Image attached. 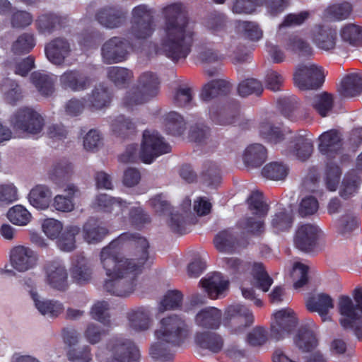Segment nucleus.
I'll use <instances>...</instances> for the list:
<instances>
[{
  "label": "nucleus",
  "instance_id": "f257e3e1",
  "mask_svg": "<svg viewBox=\"0 0 362 362\" xmlns=\"http://www.w3.org/2000/svg\"><path fill=\"white\" fill-rule=\"evenodd\" d=\"M149 243L139 233H123L100 252V261L107 276L105 290L125 297L137 286V276L145 265L150 266Z\"/></svg>",
  "mask_w": 362,
  "mask_h": 362
},
{
  "label": "nucleus",
  "instance_id": "f03ea898",
  "mask_svg": "<svg viewBox=\"0 0 362 362\" xmlns=\"http://www.w3.org/2000/svg\"><path fill=\"white\" fill-rule=\"evenodd\" d=\"M163 35L158 52L174 62L185 59L192 51L195 32L189 26L188 11L182 3L175 2L161 8Z\"/></svg>",
  "mask_w": 362,
  "mask_h": 362
},
{
  "label": "nucleus",
  "instance_id": "7ed1b4c3",
  "mask_svg": "<svg viewBox=\"0 0 362 362\" xmlns=\"http://www.w3.org/2000/svg\"><path fill=\"white\" fill-rule=\"evenodd\" d=\"M230 89V83L225 80H211L203 86L199 98L204 102L214 100V104L209 107V117L214 123L220 125L234 124L247 129L251 120L245 119L241 115L239 103L234 100L224 102Z\"/></svg>",
  "mask_w": 362,
  "mask_h": 362
},
{
  "label": "nucleus",
  "instance_id": "20e7f679",
  "mask_svg": "<svg viewBox=\"0 0 362 362\" xmlns=\"http://www.w3.org/2000/svg\"><path fill=\"white\" fill-rule=\"evenodd\" d=\"M190 327L186 320L178 315H171L160 321V328L155 331L158 341L150 349L153 358L161 362L173 359V346H180L188 337Z\"/></svg>",
  "mask_w": 362,
  "mask_h": 362
},
{
  "label": "nucleus",
  "instance_id": "39448f33",
  "mask_svg": "<svg viewBox=\"0 0 362 362\" xmlns=\"http://www.w3.org/2000/svg\"><path fill=\"white\" fill-rule=\"evenodd\" d=\"M159 84V79L155 74L150 71L143 73L139 78L137 86L132 88L124 96V106L130 108L134 105L146 103L158 94Z\"/></svg>",
  "mask_w": 362,
  "mask_h": 362
},
{
  "label": "nucleus",
  "instance_id": "423d86ee",
  "mask_svg": "<svg viewBox=\"0 0 362 362\" xmlns=\"http://www.w3.org/2000/svg\"><path fill=\"white\" fill-rule=\"evenodd\" d=\"M154 10L146 4H139L132 11L131 27L127 34L136 40H146L155 31Z\"/></svg>",
  "mask_w": 362,
  "mask_h": 362
},
{
  "label": "nucleus",
  "instance_id": "0eeeda50",
  "mask_svg": "<svg viewBox=\"0 0 362 362\" xmlns=\"http://www.w3.org/2000/svg\"><path fill=\"white\" fill-rule=\"evenodd\" d=\"M10 125L16 132L37 134L44 126L42 116L33 109L25 107L17 110L9 119Z\"/></svg>",
  "mask_w": 362,
  "mask_h": 362
},
{
  "label": "nucleus",
  "instance_id": "6e6552de",
  "mask_svg": "<svg viewBox=\"0 0 362 362\" xmlns=\"http://www.w3.org/2000/svg\"><path fill=\"white\" fill-rule=\"evenodd\" d=\"M170 146L156 132L145 130L139 153L141 160L150 164L158 156L170 152Z\"/></svg>",
  "mask_w": 362,
  "mask_h": 362
},
{
  "label": "nucleus",
  "instance_id": "1a4fd4ad",
  "mask_svg": "<svg viewBox=\"0 0 362 362\" xmlns=\"http://www.w3.org/2000/svg\"><path fill=\"white\" fill-rule=\"evenodd\" d=\"M131 37L115 36L107 40L101 47V55L104 63L107 64L122 62L127 59L129 50L133 48Z\"/></svg>",
  "mask_w": 362,
  "mask_h": 362
},
{
  "label": "nucleus",
  "instance_id": "9d476101",
  "mask_svg": "<svg viewBox=\"0 0 362 362\" xmlns=\"http://www.w3.org/2000/svg\"><path fill=\"white\" fill-rule=\"evenodd\" d=\"M338 309L343 318L340 319V325L344 329H351L359 340H362V316L357 313L356 304L348 296L339 298Z\"/></svg>",
  "mask_w": 362,
  "mask_h": 362
},
{
  "label": "nucleus",
  "instance_id": "9b49d317",
  "mask_svg": "<svg viewBox=\"0 0 362 362\" xmlns=\"http://www.w3.org/2000/svg\"><path fill=\"white\" fill-rule=\"evenodd\" d=\"M293 81L300 90L317 89L325 81L323 69L315 64H300L293 74Z\"/></svg>",
  "mask_w": 362,
  "mask_h": 362
},
{
  "label": "nucleus",
  "instance_id": "f8f14e48",
  "mask_svg": "<svg viewBox=\"0 0 362 362\" xmlns=\"http://www.w3.org/2000/svg\"><path fill=\"white\" fill-rule=\"evenodd\" d=\"M107 349L111 353L107 362H138L139 351L130 340L114 337L107 344Z\"/></svg>",
  "mask_w": 362,
  "mask_h": 362
},
{
  "label": "nucleus",
  "instance_id": "ddd939ff",
  "mask_svg": "<svg viewBox=\"0 0 362 362\" xmlns=\"http://www.w3.org/2000/svg\"><path fill=\"white\" fill-rule=\"evenodd\" d=\"M128 11L119 5H106L95 13V20L103 27L107 29H115L125 24Z\"/></svg>",
  "mask_w": 362,
  "mask_h": 362
},
{
  "label": "nucleus",
  "instance_id": "4468645a",
  "mask_svg": "<svg viewBox=\"0 0 362 362\" xmlns=\"http://www.w3.org/2000/svg\"><path fill=\"white\" fill-rule=\"evenodd\" d=\"M223 322L226 326H234L235 329L240 331L253 324L254 315L245 305L232 304L225 309Z\"/></svg>",
  "mask_w": 362,
  "mask_h": 362
},
{
  "label": "nucleus",
  "instance_id": "2eb2a0df",
  "mask_svg": "<svg viewBox=\"0 0 362 362\" xmlns=\"http://www.w3.org/2000/svg\"><path fill=\"white\" fill-rule=\"evenodd\" d=\"M275 322L271 325L270 337L276 341L291 332L298 324L297 318L291 309H281L274 314Z\"/></svg>",
  "mask_w": 362,
  "mask_h": 362
},
{
  "label": "nucleus",
  "instance_id": "dca6fc26",
  "mask_svg": "<svg viewBox=\"0 0 362 362\" xmlns=\"http://www.w3.org/2000/svg\"><path fill=\"white\" fill-rule=\"evenodd\" d=\"M318 149L329 160L341 154L343 142L339 132L331 129L322 133L319 137Z\"/></svg>",
  "mask_w": 362,
  "mask_h": 362
},
{
  "label": "nucleus",
  "instance_id": "f3484780",
  "mask_svg": "<svg viewBox=\"0 0 362 362\" xmlns=\"http://www.w3.org/2000/svg\"><path fill=\"white\" fill-rule=\"evenodd\" d=\"M320 232L316 225L307 223L300 226L294 237L296 247L305 252L313 251L317 245Z\"/></svg>",
  "mask_w": 362,
  "mask_h": 362
},
{
  "label": "nucleus",
  "instance_id": "a211bd4d",
  "mask_svg": "<svg viewBox=\"0 0 362 362\" xmlns=\"http://www.w3.org/2000/svg\"><path fill=\"white\" fill-rule=\"evenodd\" d=\"M37 261V255L28 247L18 245L10 252V262L12 267L20 272L33 268Z\"/></svg>",
  "mask_w": 362,
  "mask_h": 362
},
{
  "label": "nucleus",
  "instance_id": "6ab92c4d",
  "mask_svg": "<svg viewBox=\"0 0 362 362\" xmlns=\"http://www.w3.org/2000/svg\"><path fill=\"white\" fill-rule=\"evenodd\" d=\"M337 31L329 25H316L312 30V40L315 45L325 51L333 50L337 41Z\"/></svg>",
  "mask_w": 362,
  "mask_h": 362
},
{
  "label": "nucleus",
  "instance_id": "aec40b11",
  "mask_svg": "<svg viewBox=\"0 0 362 362\" xmlns=\"http://www.w3.org/2000/svg\"><path fill=\"white\" fill-rule=\"evenodd\" d=\"M69 41L63 37H56L45 45V52L47 59L57 65L62 64L71 53Z\"/></svg>",
  "mask_w": 362,
  "mask_h": 362
},
{
  "label": "nucleus",
  "instance_id": "412c9836",
  "mask_svg": "<svg viewBox=\"0 0 362 362\" xmlns=\"http://www.w3.org/2000/svg\"><path fill=\"white\" fill-rule=\"evenodd\" d=\"M110 234V230L103 223L94 218H88L83 225L82 236L88 244H98Z\"/></svg>",
  "mask_w": 362,
  "mask_h": 362
},
{
  "label": "nucleus",
  "instance_id": "4be33fe9",
  "mask_svg": "<svg viewBox=\"0 0 362 362\" xmlns=\"http://www.w3.org/2000/svg\"><path fill=\"white\" fill-rule=\"evenodd\" d=\"M313 151L312 139L307 134L298 133L290 142L286 154L292 155L301 161L307 160Z\"/></svg>",
  "mask_w": 362,
  "mask_h": 362
},
{
  "label": "nucleus",
  "instance_id": "5701e85b",
  "mask_svg": "<svg viewBox=\"0 0 362 362\" xmlns=\"http://www.w3.org/2000/svg\"><path fill=\"white\" fill-rule=\"evenodd\" d=\"M215 247L219 252L234 253L239 252L248 245L246 240H238L227 230L219 232L214 239Z\"/></svg>",
  "mask_w": 362,
  "mask_h": 362
},
{
  "label": "nucleus",
  "instance_id": "b1692460",
  "mask_svg": "<svg viewBox=\"0 0 362 362\" xmlns=\"http://www.w3.org/2000/svg\"><path fill=\"white\" fill-rule=\"evenodd\" d=\"M223 313L215 307H206L200 310L196 315V325L204 329H218L222 320Z\"/></svg>",
  "mask_w": 362,
  "mask_h": 362
},
{
  "label": "nucleus",
  "instance_id": "393cba45",
  "mask_svg": "<svg viewBox=\"0 0 362 362\" xmlns=\"http://www.w3.org/2000/svg\"><path fill=\"white\" fill-rule=\"evenodd\" d=\"M68 19L54 13H43L37 17L35 26L39 33L52 34L54 30L66 25Z\"/></svg>",
  "mask_w": 362,
  "mask_h": 362
},
{
  "label": "nucleus",
  "instance_id": "a878e982",
  "mask_svg": "<svg viewBox=\"0 0 362 362\" xmlns=\"http://www.w3.org/2000/svg\"><path fill=\"white\" fill-rule=\"evenodd\" d=\"M48 284L53 288L64 291L68 288V274L65 267L59 262H52L46 268Z\"/></svg>",
  "mask_w": 362,
  "mask_h": 362
},
{
  "label": "nucleus",
  "instance_id": "bb28decb",
  "mask_svg": "<svg viewBox=\"0 0 362 362\" xmlns=\"http://www.w3.org/2000/svg\"><path fill=\"white\" fill-rule=\"evenodd\" d=\"M60 84L64 89L72 91H81L89 86V78L81 71L74 69L65 71L60 76Z\"/></svg>",
  "mask_w": 362,
  "mask_h": 362
},
{
  "label": "nucleus",
  "instance_id": "cd10ccee",
  "mask_svg": "<svg viewBox=\"0 0 362 362\" xmlns=\"http://www.w3.org/2000/svg\"><path fill=\"white\" fill-rule=\"evenodd\" d=\"M194 341L200 348L208 349L212 353H219L224 344L223 337L215 332H198L194 336Z\"/></svg>",
  "mask_w": 362,
  "mask_h": 362
},
{
  "label": "nucleus",
  "instance_id": "c85d7f7f",
  "mask_svg": "<svg viewBox=\"0 0 362 362\" xmlns=\"http://www.w3.org/2000/svg\"><path fill=\"white\" fill-rule=\"evenodd\" d=\"M199 283L212 299L218 298L228 288L229 284L218 272L214 273L208 278L202 279Z\"/></svg>",
  "mask_w": 362,
  "mask_h": 362
},
{
  "label": "nucleus",
  "instance_id": "c756f323",
  "mask_svg": "<svg viewBox=\"0 0 362 362\" xmlns=\"http://www.w3.org/2000/svg\"><path fill=\"white\" fill-rule=\"evenodd\" d=\"M229 22L225 13L213 11L206 15L203 24L212 34L219 35L227 32Z\"/></svg>",
  "mask_w": 362,
  "mask_h": 362
},
{
  "label": "nucleus",
  "instance_id": "7c9ffc66",
  "mask_svg": "<svg viewBox=\"0 0 362 362\" xmlns=\"http://www.w3.org/2000/svg\"><path fill=\"white\" fill-rule=\"evenodd\" d=\"M294 343L303 352H311L317 346L318 339L315 332L306 325L298 329Z\"/></svg>",
  "mask_w": 362,
  "mask_h": 362
},
{
  "label": "nucleus",
  "instance_id": "2f4dec72",
  "mask_svg": "<svg viewBox=\"0 0 362 362\" xmlns=\"http://www.w3.org/2000/svg\"><path fill=\"white\" fill-rule=\"evenodd\" d=\"M267 158V151L260 144L248 146L243 156V160L247 167L258 168L262 165Z\"/></svg>",
  "mask_w": 362,
  "mask_h": 362
},
{
  "label": "nucleus",
  "instance_id": "473e14b6",
  "mask_svg": "<svg viewBox=\"0 0 362 362\" xmlns=\"http://www.w3.org/2000/svg\"><path fill=\"white\" fill-rule=\"evenodd\" d=\"M112 93L109 88L103 83L96 86L86 100L88 107L93 110H100L110 105Z\"/></svg>",
  "mask_w": 362,
  "mask_h": 362
},
{
  "label": "nucleus",
  "instance_id": "72a5a7b5",
  "mask_svg": "<svg viewBox=\"0 0 362 362\" xmlns=\"http://www.w3.org/2000/svg\"><path fill=\"white\" fill-rule=\"evenodd\" d=\"M294 220L293 211L286 208L279 209L272 216L271 228L275 233L288 231Z\"/></svg>",
  "mask_w": 362,
  "mask_h": 362
},
{
  "label": "nucleus",
  "instance_id": "f704fd0d",
  "mask_svg": "<svg viewBox=\"0 0 362 362\" xmlns=\"http://www.w3.org/2000/svg\"><path fill=\"white\" fill-rule=\"evenodd\" d=\"M96 206L103 211L118 214L128 207L130 203L121 198L112 197L107 194H100L95 198Z\"/></svg>",
  "mask_w": 362,
  "mask_h": 362
},
{
  "label": "nucleus",
  "instance_id": "c9c22d12",
  "mask_svg": "<svg viewBox=\"0 0 362 362\" xmlns=\"http://www.w3.org/2000/svg\"><path fill=\"white\" fill-rule=\"evenodd\" d=\"M306 306L311 312H317L322 321L330 320L328 316L329 310L334 307V303L330 296L326 293L318 294L316 298L308 300Z\"/></svg>",
  "mask_w": 362,
  "mask_h": 362
},
{
  "label": "nucleus",
  "instance_id": "e433bc0d",
  "mask_svg": "<svg viewBox=\"0 0 362 362\" xmlns=\"http://www.w3.org/2000/svg\"><path fill=\"white\" fill-rule=\"evenodd\" d=\"M91 269L88 265L87 259L83 255H77L72 262L71 274L78 284H84L91 278Z\"/></svg>",
  "mask_w": 362,
  "mask_h": 362
},
{
  "label": "nucleus",
  "instance_id": "4c0bfd02",
  "mask_svg": "<svg viewBox=\"0 0 362 362\" xmlns=\"http://www.w3.org/2000/svg\"><path fill=\"white\" fill-rule=\"evenodd\" d=\"M341 95L352 98L362 93V76L358 74H349L344 76L341 83Z\"/></svg>",
  "mask_w": 362,
  "mask_h": 362
},
{
  "label": "nucleus",
  "instance_id": "58836bf2",
  "mask_svg": "<svg viewBox=\"0 0 362 362\" xmlns=\"http://www.w3.org/2000/svg\"><path fill=\"white\" fill-rule=\"evenodd\" d=\"M51 197L52 192L48 187L37 185L30 190L28 194V200L35 208L45 209L49 205Z\"/></svg>",
  "mask_w": 362,
  "mask_h": 362
},
{
  "label": "nucleus",
  "instance_id": "ea45409f",
  "mask_svg": "<svg viewBox=\"0 0 362 362\" xmlns=\"http://www.w3.org/2000/svg\"><path fill=\"white\" fill-rule=\"evenodd\" d=\"M32 298L38 311L43 315L51 317L59 316L64 310L62 303L53 300H40L37 293L31 292Z\"/></svg>",
  "mask_w": 362,
  "mask_h": 362
},
{
  "label": "nucleus",
  "instance_id": "a19ab883",
  "mask_svg": "<svg viewBox=\"0 0 362 362\" xmlns=\"http://www.w3.org/2000/svg\"><path fill=\"white\" fill-rule=\"evenodd\" d=\"M66 196L57 195L53 200L52 206L59 211L69 212L74 209V197L79 194L78 187L73 185H68L65 189Z\"/></svg>",
  "mask_w": 362,
  "mask_h": 362
},
{
  "label": "nucleus",
  "instance_id": "79ce46f5",
  "mask_svg": "<svg viewBox=\"0 0 362 362\" xmlns=\"http://www.w3.org/2000/svg\"><path fill=\"white\" fill-rule=\"evenodd\" d=\"M199 177L203 184L216 187L221 180L220 168L216 163L206 160L202 165Z\"/></svg>",
  "mask_w": 362,
  "mask_h": 362
},
{
  "label": "nucleus",
  "instance_id": "37998d69",
  "mask_svg": "<svg viewBox=\"0 0 362 362\" xmlns=\"http://www.w3.org/2000/svg\"><path fill=\"white\" fill-rule=\"evenodd\" d=\"M81 228L77 226H68L57 238L59 248L64 252H71L76 248V236L80 233Z\"/></svg>",
  "mask_w": 362,
  "mask_h": 362
},
{
  "label": "nucleus",
  "instance_id": "c03bdc74",
  "mask_svg": "<svg viewBox=\"0 0 362 362\" xmlns=\"http://www.w3.org/2000/svg\"><path fill=\"white\" fill-rule=\"evenodd\" d=\"M254 286L264 292H267L273 284V279L269 276L262 263L254 262L251 272Z\"/></svg>",
  "mask_w": 362,
  "mask_h": 362
},
{
  "label": "nucleus",
  "instance_id": "a18cd8bd",
  "mask_svg": "<svg viewBox=\"0 0 362 362\" xmlns=\"http://www.w3.org/2000/svg\"><path fill=\"white\" fill-rule=\"evenodd\" d=\"M284 47L286 50L297 53L303 57H309L313 53V48L310 44L295 34H291L288 37L284 44Z\"/></svg>",
  "mask_w": 362,
  "mask_h": 362
},
{
  "label": "nucleus",
  "instance_id": "49530a36",
  "mask_svg": "<svg viewBox=\"0 0 362 362\" xmlns=\"http://www.w3.org/2000/svg\"><path fill=\"white\" fill-rule=\"evenodd\" d=\"M72 165L66 159H62L56 163L49 173V179L58 186L67 180L71 172Z\"/></svg>",
  "mask_w": 362,
  "mask_h": 362
},
{
  "label": "nucleus",
  "instance_id": "de8ad7c7",
  "mask_svg": "<svg viewBox=\"0 0 362 362\" xmlns=\"http://www.w3.org/2000/svg\"><path fill=\"white\" fill-rule=\"evenodd\" d=\"M111 129L117 136L126 139L135 132L136 126L131 119L120 115L112 121Z\"/></svg>",
  "mask_w": 362,
  "mask_h": 362
},
{
  "label": "nucleus",
  "instance_id": "09e8293b",
  "mask_svg": "<svg viewBox=\"0 0 362 362\" xmlns=\"http://www.w3.org/2000/svg\"><path fill=\"white\" fill-rule=\"evenodd\" d=\"M259 135L267 141L277 144L284 139V131L281 124L275 126L269 122H263L259 125Z\"/></svg>",
  "mask_w": 362,
  "mask_h": 362
},
{
  "label": "nucleus",
  "instance_id": "8fccbe9b",
  "mask_svg": "<svg viewBox=\"0 0 362 362\" xmlns=\"http://www.w3.org/2000/svg\"><path fill=\"white\" fill-rule=\"evenodd\" d=\"M248 209L259 218H264L269 211V206L264 202L263 194L253 191L247 199Z\"/></svg>",
  "mask_w": 362,
  "mask_h": 362
},
{
  "label": "nucleus",
  "instance_id": "3c124183",
  "mask_svg": "<svg viewBox=\"0 0 362 362\" xmlns=\"http://www.w3.org/2000/svg\"><path fill=\"white\" fill-rule=\"evenodd\" d=\"M164 121L165 129L168 134L180 136L186 129L183 117L176 112L173 111L167 114Z\"/></svg>",
  "mask_w": 362,
  "mask_h": 362
},
{
  "label": "nucleus",
  "instance_id": "603ef678",
  "mask_svg": "<svg viewBox=\"0 0 362 362\" xmlns=\"http://www.w3.org/2000/svg\"><path fill=\"white\" fill-rule=\"evenodd\" d=\"M0 90L6 102L11 105H15L23 97L19 85L16 81L9 78H5L2 80Z\"/></svg>",
  "mask_w": 362,
  "mask_h": 362
},
{
  "label": "nucleus",
  "instance_id": "864d4df0",
  "mask_svg": "<svg viewBox=\"0 0 362 362\" xmlns=\"http://www.w3.org/2000/svg\"><path fill=\"white\" fill-rule=\"evenodd\" d=\"M128 319L130 327L135 331L146 330L150 326V313L144 308L130 312L128 314Z\"/></svg>",
  "mask_w": 362,
  "mask_h": 362
},
{
  "label": "nucleus",
  "instance_id": "5fc2aeb1",
  "mask_svg": "<svg viewBox=\"0 0 362 362\" xmlns=\"http://www.w3.org/2000/svg\"><path fill=\"white\" fill-rule=\"evenodd\" d=\"M103 40V33L96 29L83 30L77 37L79 45L85 50L98 47Z\"/></svg>",
  "mask_w": 362,
  "mask_h": 362
},
{
  "label": "nucleus",
  "instance_id": "6e6d98bb",
  "mask_svg": "<svg viewBox=\"0 0 362 362\" xmlns=\"http://www.w3.org/2000/svg\"><path fill=\"white\" fill-rule=\"evenodd\" d=\"M30 80L42 95L49 96L54 92V81L47 74L34 71Z\"/></svg>",
  "mask_w": 362,
  "mask_h": 362
},
{
  "label": "nucleus",
  "instance_id": "4d7b16f0",
  "mask_svg": "<svg viewBox=\"0 0 362 362\" xmlns=\"http://www.w3.org/2000/svg\"><path fill=\"white\" fill-rule=\"evenodd\" d=\"M342 40L354 47L362 45V27L355 24H347L340 30Z\"/></svg>",
  "mask_w": 362,
  "mask_h": 362
},
{
  "label": "nucleus",
  "instance_id": "13d9d810",
  "mask_svg": "<svg viewBox=\"0 0 362 362\" xmlns=\"http://www.w3.org/2000/svg\"><path fill=\"white\" fill-rule=\"evenodd\" d=\"M333 105V96L327 92L317 94L313 98V107L321 117H326Z\"/></svg>",
  "mask_w": 362,
  "mask_h": 362
},
{
  "label": "nucleus",
  "instance_id": "bf43d9fd",
  "mask_svg": "<svg viewBox=\"0 0 362 362\" xmlns=\"http://www.w3.org/2000/svg\"><path fill=\"white\" fill-rule=\"evenodd\" d=\"M108 78L114 83L116 86H124L133 77L131 70L119 66H111L107 71Z\"/></svg>",
  "mask_w": 362,
  "mask_h": 362
},
{
  "label": "nucleus",
  "instance_id": "052dcab7",
  "mask_svg": "<svg viewBox=\"0 0 362 362\" xmlns=\"http://www.w3.org/2000/svg\"><path fill=\"white\" fill-rule=\"evenodd\" d=\"M183 295L177 290L168 291L159 305V311L163 313L168 310L180 308L182 303Z\"/></svg>",
  "mask_w": 362,
  "mask_h": 362
},
{
  "label": "nucleus",
  "instance_id": "680f3d73",
  "mask_svg": "<svg viewBox=\"0 0 362 362\" xmlns=\"http://www.w3.org/2000/svg\"><path fill=\"white\" fill-rule=\"evenodd\" d=\"M288 168L281 163L272 162L266 165L262 174L264 177L273 180H284L288 175Z\"/></svg>",
  "mask_w": 362,
  "mask_h": 362
},
{
  "label": "nucleus",
  "instance_id": "e2e57ef3",
  "mask_svg": "<svg viewBox=\"0 0 362 362\" xmlns=\"http://www.w3.org/2000/svg\"><path fill=\"white\" fill-rule=\"evenodd\" d=\"M35 46L34 35L24 33L21 35L12 45V51L16 54L30 52Z\"/></svg>",
  "mask_w": 362,
  "mask_h": 362
},
{
  "label": "nucleus",
  "instance_id": "0e129e2a",
  "mask_svg": "<svg viewBox=\"0 0 362 362\" xmlns=\"http://www.w3.org/2000/svg\"><path fill=\"white\" fill-rule=\"evenodd\" d=\"M8 220L17 226H25L31 219V214L22 205H16L11 208L8 213Z\"/></svg>",
  "mask_w": 362,
  "mask_h": 362
},
{
  "label": "nucleus",
  "instance_id": "69168bd1",
  "mask_svg": "<svg viewBox=\"0 0 362 362\" xmlns=\"http://www.w3.org/2000/svg\"><path fill=\"white\" fill-rule=\"evenodd\" d=\"M341 175L340 167L332 162L327 163L325 170V184L327 188L332 192L337 189Z\"/></svg>",
  "mask_w": 362,
  "mask_h": 362
},
{
  "label": "nucleus",
  "instance_id": "338daca9",
  "mask_svg": "<svg viewBox=\"0 0 362 362\" xmlns=\"http://www.w3.org/2000/svg\"><path fill=\"white\" fill-rule=\"evenodd\" d=\"M66 357L70 362H93L90 347L88 345L69 348Z\"/></svg>",
  "mask_w": 362,
  "mask_h": 362
},
{
  "label": "nucleus",
  "instance_id": "774afa93",
  "mask_svg": "<svg viewBox=\"0 0 362 362\" xmlns=\"http://www.w3.org/2000/svg\"><path fill=\"white\" fill-rule=\"evenodd\" d=\"M262 91V83L255 78H247L240 82L238 86V93L241 97H247L252 94L259 96Z\"/></svg>",
  "mask_w": 362,
  "mask_h": 362
}]
</instances>
